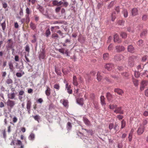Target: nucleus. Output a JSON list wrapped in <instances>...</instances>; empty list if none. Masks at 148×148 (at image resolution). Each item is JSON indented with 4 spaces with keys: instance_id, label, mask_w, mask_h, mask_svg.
I'll use <instances>...</instances> for the list:
<instances>
[{
    "instance_id": "1",
    "label": "nucleus",
    "mask_w": 148,
    "mask_h": 148,
    "mask_svg": "<svg viewBox=\"0 0 148 148\" xmlns=\"http://www.w3.org/2000/svg\"><path fill=\"white\" fill-rule=\"evenodd\" d=\"M15 104V101L8 99L7 102V104L8 106L9 107L11 108H12Z\"/></svg>"
},
{
    "instance_id": "2",
    "label": "nucleus",
    "mask_w": 148,
    "mask_h": 148,
    "mask_svg": "<svg viewBox=\"0 0 148 148\" xmlns=\"http://www.w3.org/2000/svg\"><path fill=\"white\" fill-rule=\"evenodd\" d=\"M134 58L133 57H130L128 59V66L132 67L134 65Z\"/></svg>"
},
{
    "instance_id": "3",
    "label": "nucleus",
    "mask_w": 148,
    "mask_h": 148,
    "mask_svg": "<svg viewBox=\"0 0 148 148\" xmlns=\"http://www.w3.org/2000/svg\"><path fill=\"white\" fill-rule=\"evenodd\" d=\"M32 104V102L30 100H28L27 103V107L26 108L27 110L28 113L29 114L30 113V109Z\"/></svg>"
},
{
    "instance_id": "4",
    "label": "nucleus",
    "mask_w": 148,
    "mask_h": 148,
    "mask_svg": "<svg viewBox=\"0 0 148 148\" xmlns=\"http://www.w3.org/2000/svg\"><path fill=\"white\" fill-rule=\"evenodd\" d=\"M115 48L116 51L118 52L123 51L125 50V48L123 46H116Z\"/></svg>"
},
{
    "instance_id": "5",
    "label": "nucleus",
    "mask_w": 148,
    "mask_h": 148,
    "mask_svg": "<svg viewBox=\"0 0 148 148\" xmlns=\"http://www.w3.org/2000/svg\"><path fill=\"white\" fill-rule=\"evenodd\" d=\"M60 102L62 103L63 106L66 108L69 107V102L68 100L65 99H61Z\"/></svg>"
},
{
    "instance_id": "6",
    "label": "nucleus",
    "mask_w": 148,
    "mask_h": 148,
    "mask_svg": "<svg viewBox=\"0 0 148 148\" xmlns=\"http://www.w3.org/2000/svg\"><path fill=\"white\" fill-rule=\"evenodd\" d=\"M66 88L67 89V92L69 94H71L72 93L73 91L71 89V86L70 85H69V84L67 83L66 84Z\"/></svg>"
},
{
    "instance_id": "7",
    "label": "nucleus",
    "mask_w": 148,
    "mask_h": 148,
    "mask_svg": "<svg viewBox=\"0 0 148 148\" xmlns=\"http://www.w3.org/2000/svg\"><path fill=\"white\" fill-rule=\"evenodd\" d=\"M114 42H117L118 43H120L121 42V40L119 38V36L117 34H115L114 36Z\"/></svg>"
},
{
    "instance_id": "8",
    "label": "nucleus",
    "mask_w": 148,
    "mask_h": 148,
    "mask_svg": "<svg viewBox=\"0 0 148 148\" xmlns=\"http://www.w3.org/2000/svg\"><path fill=\"white\" fill-rule=\"evenodd\" d=\"M114 67V65L112 64H107L105 66V67L108 70H110Z\"/></svg>"
},
{
    "instance_id": "9",
    "label": "nucleus",
    "mask_w": 148,
    "mask_h": 148,
    "mask_svg": "<svg viewBox=\"0 0 148 148\" xmlns=\"http://www.w3.org/2000/svg\"><path fill=\"white\" fill-rule=\"evenodd\" d=\"M68 50V49H67L65 50L64 48L60 49L58 50V51L62 53L63 54H64V53H65L66 55L67 56H68L69 52Z\"/></svg>"
},
{
    "instance_id": "10",
    "label": "nucleus",
    "mask_w": 148,
    "mask_h": 148,
    "mask_svg": "<svg viewBox=\"0 0 148 148\" xmlns=\"http://www.w3.org/2000/svg\"><path fill=\"white\" fill-rule=\"evenodd\" d=\"M144 129L145 127H139L137 131L138 134L139 135L142 134L143 133Z\"/></svg>"
},
{
    "instance_id": "11",
    "label": "nucleus",
    "mask_w": 148,
    "mask_h": 148,
    "mask_svg": "<svg viewBox=\"0 0 148 148\" xmlns=\"http://www.w3.org/2000/svg\"><path fill=\"white\" fill-rule=\"evenodd\" d=\"M114 112L116 114H123V111L121 110V107H116Z\"/></svg>"
},
{
    "instance_id": "12",
    "label": "nucleus",
    "mask_w": 148,
    "mask_h": 148,
    "mask_svg": "<svg viewBox=\"0 0 148 148\" xmlns=\"http://www.w3.org/2000/svg\"><path fill=\"white\" fill-rule=\"evenodd\" d=\"M8 98L11 99H15V94L14 92L8 93Z\"/></svg>"
},
{
    "instance_id": "13",
    "label": "nucleus",
    "mask_w": 148,
    "mask_h": 148,
    "mask_svg": "<svg viewBox=\"0 0 148 148\" xmlns=\"http://www.w3.org/2000/svg\"><path fill=\"white\" fill-rule=\"evenodd\" d=\"M73 84L74 86H77L78 84V83L77 81V78L76 76L74 75L73 77Z\"/></svg>"
},
{
    "instance_id": "14",
    "label": "nucleus",
    "mask_w": 148,
    "mask_h": 148,
    "mask_svg": "<svg viewBox=\"0 0 148 148\" xmlns=\"http://www.w3.org/2000/svg\"><path fill=\"white\" fill-rule=\"evenodd\" d=\"M138 10L136 8H133L132 11V15L133 16H135L138 14Z\"/></svg>"
},
{
    "instance_id": "15",
    "label": "nucleus",
    "mask_w": 148,
    "mask_h": 148,
    "mask_svg": "<svg viewBox=\"0 0 148 148\" xmlns=\"http://www.w3.org/2000/svg\"><path fill=\"white\" fill-rule=\"evenodd\" d=\"M83 120L86 125L87 126H89L90 125V123L86 118L85 117H83Z\"/></svg>"
},
{
    "instance_id": "16",
    "label": "nucleus",
    "mask_w": 148,
    "mask_h": 148,
    "mask_svg": "<svg viewBox=\"0 0 148 148\" xmlns=\"http://www.w3.org/2000/svg\"><path fill=\"white\" fill-rule=\"evenodd\" d=\"M114 91L120 95H122L123 93V91L121 89L118 88L115 89Z\"/></svg>"
},
{
    "instance_id": "17",
    "label": "nucleus",
    "mask_w": 148,
    "mask_h": 148,
    "mask_svg": "<svg viewBox=\"0 0 148 148\" xmlns=\"http://www.w3.org/2000/svg\"><path fill=\"white\" fill-rule=\"evenodd\" d=\"M123 56L121 55H116L114 58V59L117 61L121 60L123 59Z\"/></svg>"
},
{
    "instance_id": "18",
    "label": "nucleus",
    "mask_w": 148,
    "mask_h": 148,
    "mask_svg": "<svg viewBox=\"0 0 148 148\" xmlns=\"http://www.w3.org/2000/svg\"><path fill=\"white\" fill-rule=\"evenodd\" d=\"M128 51L131 53H133L134 52V49L132 45H129L127 48Z\"/></svg>"
},
{
    "instance_id": "19",
    "label": "nucleus",
    "mask_w": 148,
    "mask_h": 148,
    "mask_svg": "<svg viewBox=\"0 0 148 148\" xmlns=\"http://www.w3.org/2000/svg\"><path fill=\"white\" fill-rule=\"evenodd\" d=\"M77 101L78 104L82 106L84 104V99L82 98H78L77 99Z\"/></svg>"
},
{
    "instance_id": "20",
    "label": "nucleus",
    "mask_w": 148,
    "mask_h": 148,
    "mask_svg": "<svg viewBox=\"0 0 148 148\" xmlns=\"http://www.w3.org/2000/svg\"><path fill=\"white\" fill-rule=\"evenodd\" d=\"M47 89L45 91V94L47 96H49L51 94V89L48 86H46Z\"/></svg>"
},
{
    "instance_id": "21",
    "label": "nucleus",
    "mask_w": 148,
    "mask_h": 148,
    "mask_svg": "<svg viewBox=\"0 0 148 148\" xmlns=\"http://www.w3.org/2000/svg\"><path fill=\"white\" fill-rule=\"evenodd\" d=\"M45 52L43 50H42V52L39 54V56L40 58L42 59H43L45 57Z\"/></svg>"
},
{
    "instance_id": "22",
    "label": "nucleus",
    "mask_w": 148,
    "mask_h": 148,
    "mask_svg": "<svg viewBox=\"0 0 148 148\" xmlns=\"http://www.w3.org/2000/svg\"><path fill=\"white\" fill-rule=\"evenodd\" d=\"M106 97L107 99L109 101H110L112 98V94L109 92H107L106 93Z\"/></svg>"
},
{
    "instance_id": "23",
    "label": "nucleus",
    "mask_w": 148,
    "mask_h": 148,
    "mask_svg": "<svg viewBox=\"0 0 148 148\" xmlns=\"http://www.w3.org/2000/svg\"><path fill=\"white\" fill-rule=\"evenodd\" d=\"M16 144L17 145L21 146L20 147L18 148H24V145H22V142L19 140H16Z\"/></svg>"
},
{
    "instance_id": "24",
    "label": "nucleus",
    "mask_w": 148,
    "mask_h": 148,
    "mask_svg": "<svg viewBox=\"0 0 148 148\" xmlns=\"http://www.w3.org/2000/svg\"><path fill=\"white\" fill-rule=\"evenodd\" d=\"M101 73L99 72H98L97 74V78L99 81H100L102 79V76L100 75Z\"/></svg>"
},
{
    "instance_id": "25",
    "label": "nucleus",
    "mask_w": 148,
    "mask_h": 148,
    "mask_svg": "<svg viewBox=\"0 0 148 148\" xmlns=\"http://www.w3.org/2000/svg\"><path fill=\"white\" fill-rule=\"evenodd\" d=\"M30 28L33 30H34L36 28V25L32 22H31L30 24Z\"/></svg>"
},
{
    "instance_id": "26",
    "label": "nucleus",
    "mask_w": 148,
    "mask_h": 148,
    "mask_svg": "<svg viewBox=\"0 0 148 148\" xmlns=\"http://www.w3.org/2000/svg\"><path fill=\"white\" fill-rule=\"evenodd\" d=\"M109 58V54L108 53H105L103 54V58L105 60H107Z\"/></svg>"
},
{
    "instance_id": "27",
    "label": "nucleus",
    "mask_w": 148,
    "mask_h": 148,
    "mask_svg": "<svg viewBox=\"0 0 148 148\" xmlns=\"http://www.w3.org/2000/svg\"><path fill=\"white\" fill-rule=\"evenodd\" d=\"M117 107V105L116 104H110L109 106V108L112 110L115 109Z\"/></svg>"
},
{
    "instance_id": "28",
    "label": "nucleus",
    "mask_w": 148,
    "mask_h": 148,
    "mask_svg": "<svg viewBox=\"0 0 148 148\" xmlns=\"http://www.w3.org/2000/svg\"><path fill=\"white\" fill-rule=\"evenodd\" d=\"M101 103L102 105H105L106 104L105 101V97L104 96H101L100 97Z\"/></svg>"
},
{
    "instance_id": "29",
    "label": "nucleus",
    "mask_w": 148,
    "mask_h": 148,
    "mask_svg": "<svg viewBox=\"0 0 148 148\" xmlns=\"http://www.w3.org/2000/svg\"><path fill=\"white\" fill-rule=\"evenodd\" d=\"M122 13L123 14L124 17L125 18L127 17L128 16V13L127 10L125 9H123Z\"/></svg>"
},
{
    "instance_id": "30",
    "label": "nucleus",
    "mask_w": 148,
    "mask_h": 148,
    "mask_svg": "<svg viewBox=\"0 0 148 148\" xmlns=\"http://www.w3.org/2000/svg\"><path fill=\"white\" fill-rule=\"evenodd\" d=\"M85 78L86 81L88 82H89L90 79V75L89 74L86 75L85 76Z\"/></svg>"
},
{
    "instance_id": "31",
    "label": "nucleus",
    "mask_w": 148,
    "mask_h": 148,
    "mask_svg": "<svg viewBox=\"0 0 148 148\" xmlns=\"http://www.w3.org/2000/svg\"><path fill=\"white\" fill-rule=\"evenodd\" d=\"M143 67L144 66L143 65H138L137 67V68L138 70V72H141V70L143 69Z\"/></svg>"
},
{
    "instance_id": "32",
    "label": "nucleus",
    "mask_w": 148,
    "mask_h": 148,
    "mask_svg": "<svg viewBox=\"0 0 148 148\" xmlns=\"http://www.w3.org/2000/svg\"><path fill=\"white\" fill-rule=\"evenodd\" d=\"M8 64L9 68L10 69L11 71H13L14 70V67L12 63L11 62H10Z\"/></svg>"
},
{
    "instance_id": "33",
    "label": "nucleus",
    "mask_w": 148,
    "mask_h": 148,
    "mask_svg": "<svg viewBox=\"0 0 148 148\" xmlns=\"http://www.w3.org/2000/svg\"><path fill=\"white\" fill-rule=\"evenodd\" d=\"M34 138L35 135L33 133H31L29 137V139L31 140H33Z\"/></svg>"
},
{
    "instance_id": "34",
    "label": "nucleus",
    "mask_w": 148,
    "mask_h": 148,
    "mask_svg": "<svg viewBox=\"0 0 148 148\" xmlns=\"http://www.w3.org/2000/svg\"><path fill=\"white\" fill-rule=\"evenodd\" d=\"M25 51L27 52V56H28L30 51V48L29 45H26L25 48Z\"/></svg>"
},
{
    "instance_id": "35",
    "label": "nucleus",
    "mask_w": 148,
    "mask_h": 148,
    "mask_svg": "<svg viewBox=\"0 0 148 148\" xmlns=\"http://www.w3.org/2000/svg\"><path fill=\"white\" fill-rule=\"evenodd\" d=\"M122 38H125L127 37V34L126 33L124 32H122L120 34Z\"/></svg>"
},
{
    "instance_id": "36",
    "label": "nucleus",
    "mask_w": 148,
    "mask_h": 148,
    "mask_svg": "<svg viewBox=\"0 0 148 148\" xmlns=\"http://www.w3.org/2000/svg\"><path fill=\"white\" fill-rule=\"evenodd\" d=\"M148 83V82L146 80H143L141 82V84L146 86H147Z\"/></svg>"
},
{
    "instance_id": "37",
    "label": "nucleus",
    "mask_w": 148,
    "mask_h": 148,
    "mask_svg": "<svg viewBox=\"0 0 148 148\" xmlns=\"http://www.w3.org/2000/svg\"><path fill=\"white\" fill-rule=\"evenodd\" d=\"M133 132V131L132 130L129 135V140L130 141H131L132 140Z\"/></svg>"
},
{
    "instance_id": "38",
    "label": "nucleus",
    "mask_w": 148,
    "mask_h": 148,
    "mask_svg": "<svg viewBox=\"0 0 148 148\" xmlns=\"http://www.w3.org/2000/svg\"><path fill=\"white\" fill-rule=\"evenodd\" d=\"M125 23V21L122 20H119L118 21L117 23L120 25H123Z\"/></svg>"
},
{
    "instance_id": "39",
    "label": "nucleus",
    "mask_w": 148,
    "mask_h": 148,
    "mask_svg": "<svg viewBox=\"0 0 148 148\" xmlns=\"http://www.w3.org/2000/svg\"><path fill=\"white\" fill-rule=\"evenodd\" d=\"M126 125V123L125 121L124 120H123L122 122H121V128L123 129L124 128Z\"/></svg>"
},
{
    "instance_id": "40",
    "label": "nucleus",
    "mask_w": 148,
    "mask_h": 148,
    "mask_svg": "<svg viewBox=\"0 0 148 148\" xmlns=\"http://www.w3.org/2000/svg\"><path fill=\"white\" fill-rule=\"evenodd\" d=\"M121 75L124 77L126 78L129 75V73L126 72L122 73Z\"/></svg>"
},
{
    "instance_id": "41",
    "label": "nucleus",
    "mask_w": 148,
    "mask_h": 148,
    "mask_svg": "<svg viewBox=\"0 0 148 148\" xmlns=\"http://www.w3.org/2000/svg\"><path fill=\"white\" fill-rule=\"evenodd\" d=\"M50 34L51 32L50 31V29H48L46 30V32L45 35L47 37H48Z\"/></svg>"
},
{
    "instance_id": "42",
    "label": "nucleus",
    "mask_w": 148,
    "mask_h": 148,
    "mask_svg": "<svg viewBox=\"0 0 148 148\" xmlns=\"http://www.w3.org/2000/svg\"><path fill=\"white\" fill-rule=\"evenodd\" d=\"M6 82L7 84H12L13 83V81L11 79H7Z\"/></svg>"
},
{
    "instance_id": "43",
    "label": "nucleus",
    "mask_w": 148,
    "mask_h": 148,
    "mask_svg": "<svg viewBox=\"0 0 148 148\" xmlns=\"http://www.w3.org/2000/svg\"><path fill=\"white\" fill-rule=\"evenodd\" d=\"M54 88L56 89L57 90H59L60 86L59 84H55L54 86Z\"/></svg>"
},
{
    "instance_id": "44",
    "label": "nucleus",
    "mask_w": 148,
    "mask_h": 148,
    "mask_svg": "<svg viewBox=\"0 0 148 148\" xmlns=\"http://www.w3.org/2000/svg\"><path fill=\"white\" fill-rule=\"evenodd\" d=\"M34 119L36 121L38 122L39 120L40 119V117L38 115H36L35 116H33Z\"/></svg>"
},
{
    "instance_id": "45",
    "label": "nucleus",
    "mask_w": 148,
    "mask_h": 148,
    "mask_svg": "<svg viewBox=\"0 0 148 148\" xmlns=\"http://www.w3.org/2000/svg\"><path fill=\"white\" fill-rule=\"evenodd\" d=\"M1 26L2 27L3 30L4 31L6 27V23L5 21L1 24Z\"/></svg>"
},
{
    "instance_id": "46",
    "label": "nucleus",
    "mask_w": 148,
    "mask_h": 148,
    "mask_svg": "<svg viewBox=\"0 0 148 148\" xmlns=\"http://www.w3.org/2000/svg\"><path fill=\"white\" fill-rule=\"evenodd\" d=\"M147 34V31L146 30H144L140 34V36L142 37L145 36Z\"/></svg>"
},
{
    "instance_id": "47",
    "label": "nucleus",
    "mask_w": 148,
    "mask_h": 148,
    "mask_svg": "<svg viewBox=\"0 0 148 148\" xmlns=\"http://www.w3.org/2000/svg\"><path fill=\"white\" fill-rule=\"evenodd\" d=\"M59 29L60 27L58 26H55L54 27H51V31H53L54 29Z\"/></svg>"
},
{
    "instance_id": "48",
    "label": "nucleus",
    "mask_w": 148,
    "mask_h": 148,
    "mask_svg": "<svg viewBox=\"0 0 148 148\" xmlns=\"http://www.w3.org/2000/svg\"><path fill=\"white\" fill-rule=\"evenodd\" d=\"M148 121L147 119H144L143 121L142 124L143 126H145L148 123Z\"/></svg>"
},
{
    "instance_id": "49",
    "label": "nucleus",
    "mask_w": 148,
    "mask_h": 148,
    "mask_svg": "<svg viewBox=\"0 0 148 148\" xmlns=\"http://www.w3.org/2000/svg\"><path fill=\"white\" fill-rule=\"evenodd\" d=\"M133 82L134 85L136 86H137L138 85V81L137 79H134L133 80Z\"/></svg>"
},
{
    "instance_id": "50",
    "label": "nucleus",
    "mask_w": 148,
    "mask_h": 148,
    "mask_svg": "<svg viewBox=\"0 0 148 148\" xmlns=\"http://www.w3.org/2000/svg\"><path fill=\"white\" fill-rule=\"evenodd\" d=\"M58 1L56 0H53L52 1V4L54 5L58 6Z\"/></svg>"
},
{
    "instance_id": "51",
    "label": "nucleus",
    "mask_w": 148,
    "mask_h": 148,
    "mask_svg": "<svg viewBox=\"0 0 148 148\" xmlns=\"http://www.w3.org/2000/svg\"><path fill=\"white\" fill-rule=\"evenodd\" d=\"M143 40H140L137 43V44L139 46H142L143 45Z\"/></svg>"
},
{
    "instance_id": "52",
    "label": "nucleus",
    "mask_w": 148,
    "mask_h": 148,
    "mask_svg": "<svg viewBox=\"0 0 148 148\" xmlns=\"http://www.w3.org/2000/svg\"><path fill=\"white\" fill-rule=\"evenodd\" d=\"M147 16L146 15H143L142 17V20L145 21L147 19Z\"/></svg>"
},
{
    "instance_id": "53",
    "label": "nucleus",
    "mask_w": 148,
    "mask_h": 148,
    "mask_svg": "<svg viewBox=\"0 0 148 148\" xmlns=\"http://www.w3.org/2000/svg\"><path fill=\"white\" fill-rule=\"evenodd\" d=\"M26 13L27 14L26 15H29L30 13V11L29 9L27 8L26 9Z\"/></svg>"
},
{
    "instance_id": "54",
    "label": "nucleus",
    "mask_w": 148,
    "mask_h": 148,
    "mask_svg": "<svg viewBox=\"0 0 148 148\" xmlns=\"http://www.w3.org/2000/svg\"><path fill=\"white\" fill-rule=\"evenodd\" d=\"M114 124L112 123H110L109 125V128L110 130H111L113 128Z\"/></svg>"
},
{
    "instance_id": "55",
    "label": "nucleus",
    "mask_w": 148,
    "mask_h": 148,
    "mask_svg": "<svg viewBox=\"0 0 148 148\" xmlns=\"http://www.w3.org/2000/svg\"><path fill=\"white\" fill-rule=\"evenodd\" d=\"M117 118H118L119 120L122 119L123 118V116L121 114L118 115L117 116Z\"/></svg>"
},
{
    "instance_id": "56",
    "label": "nucleus",
    "mask_w": 148,
    "mask_h": 148,
    "mask_svg": "<svg viewBox=\"0 0 148 148\" xmlns=\"http://www.w3.org/2000/svg\"><path fill=\"white\" fill-rule=\"evenodd\" d=\"M115 14V13H112V21H114L115 19V18H116V17L114 15V14Z\"/></svg>"
},
{
    "instance_id": "57",
    "label": "nucleus",
    "mask_w": 148,
    "mask_h": 148,
    "mask_svg": "<svg viewBox=\"0 0 148 148\" xmlns=\"http://www.w3.org/2000/svg\"><path fill=\"white\" fill-rule=\"evenodd\" d=\"M52 38H58V36L57 34H56V33H54V34H52Z\"/></svg>"
},
{
    "instance_id": "58",
    "label": "nucleus",
    "mask_w": 148,
    "mask_h": 148,
    "mask_svg": "<svg viewBox=\"0 0 148 148\" xmlns=\"http://www.w3.org/2000/svg\"><path fill=\"white\" fill-rule=\"evenodd\" d=\"M79 89V88H77L76 90L74 92V94L76 96H77V94Z\"/></svg>"
},
{
    "instance_id": "59",
    "label": "nucleus",
    "mask_w": 148,
    "mask_h": 148,
    "mask_svg": "<svg viewBox=\"0 0 148 148\" xmlns=\"http://www.w3.org/2000/svg\"><path fill=\"white\" fill-rule=\"evenodd\" d=\"M63 3V5L65 7H67V6L68 5L69 3H68L66 1H64V3Z\"/></svg>"
},
{
    "instance_id": "60",
    "label": "nucleus",
    "mask_w": 148,
    "mask_h": 148,
    "mask_svg": "<svg viewBox=\"0 0 148 148\" xmlns=\"http://www.w3.org/2000/svg\"><path fill=\"white\" fill-rule=\"evenodd\" d=\"M2 5L3 7L5 8H6L8 6L7 4L6 3L4 2L2 3Z\"/></svg>"
},
{
    "instance_id": "61",
    "label": "nucleus",
    "mask_w": 148,
    "mask_h": 148,
    "mask_svg": "<svg viewBox=\"0 0 148 148\" xmlns=\"http://www.w3.org/2000/svg\"><path fill=\"white\" fill-rule=\"evenodd\" d=\"M61 7H58L56 8L55 10L56 12L57 13L59 12L60 10Z\"/></svg>"
},
{
    "instance_id": "62",
    "label": "nucleus",
    "mask_w": 148,
    "mask_h": 148,
    "mask_svg": "<svg viewBox=\"0 0 148 148\" xmlns=\"http://www.w3.org/2000/svg\"><path fill=\"white\" fill-rule=\"evenodd\" d=\"M17 119L16 117H14L13 118V122L14 123H16L17 121Z\"/></svg>"
},
{
    "instance_id": "63",
    "label": "nucleus",
    "mask_w": 148,
    "mask_h": 148,
    "mask_svg": "<svg viewBox=\"0 0 148 148\" xmlns=\"http://www.w3.org/2000/svg\"><path fill=\"white\" fill-rule=\"evenodd\" d=\"M16 76L18 77H21L22 76V75L21 73H17L16 74Z\"/></svg>"
},
{
    "instance_id": "64",
    "label": "nucleus",
    "mask_w": 148,
    "mask_h": 148,
    "mask_svg": "<svg viewBox=\"0 0 148 148\" xmlns=\"http://www.w3.org/2000/svg\"><path fill=\"white\" fill-rule=\"evenodd\" d=\"M145 94L146 96L148 97V88L145 91Z\"/></svg>"
}]
</instances>
